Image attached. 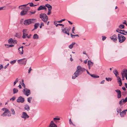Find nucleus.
Here are the masks:
<instances>
[{
  "label": "nucleus",
  "mask_w": 127,
  "mask_h": 127,
  "mask_svg": "<svg viewBox=\"0 0 127 127\" xmlns=\"http://www.w3.org/2000/svg\"><path fill=\"white\" fill-rule=\"evenodd\" d=\"M86 69L82 67L80 65H78L77 66V69L73 75L72 78L75 79L76 77L81 74Z\"/></svg>",
  "instance_id": "1"
},
{
  "label": "nucleus",
  "mask_w": 127,
  "mask_h": 127,
  "mask_svg": "<svg viewBox=\"0 0 127 127\" xmlns=\"http://www.w3.org/2000/svg\"><path fill=\"white\" fill-rule=\"evenodd\" d=\"M39 17L42 21L46 23L47 21L48 17L45 13H41L39 14Z\"/></svg>",
  "instance_id": "2"
},
{
  "label": "nucleus",
  "mask_w": 127,
  "mask_h": 127,
  "mask_svg": "<svg viewBox=\"0 0 127 127\" xmlns=\"http://www.w3.org/2000/svg\"><path fill=\"white\" fill-rule=\"evenodd\" d=\"M35 19H32L26 20L24 21V24L25 25H28L35 22Z\"/></svg>",
  "instance_id": "3"
},
{
  "label": "nucleus",
  "mask_w": 127,
  "mask_h": 127,
  "mask_svg": "<svg viewBox=\"0 0 127 127\" xmlns=\"http://www.w3.org/2000/svg\"><path fill=\"white\" fill-rule=\"evenodd\" d=\"M118 38L119 42L120 43L123 42L126 39V38L122 34H118Z\"/></svg>",
  "instance_id": "4"
},
{
  "label": "nucleus",
  "mask_w": 127,
  "mask_h": 127,
  "mask_svg": "<svg viewBox=\"0 0 127 127\" xmlns=\"http://www.w3.org/2000/svg\"><path fill=\"white\" fill-rule=\"evenodd\" d=\"M27 61V60L26 58H24L22 59L18 60L17 62L19 64H22L25 65L26 64Z\"/></svg>",
  "instance_id": "5"
},
{
  "label": "nucleus",
  "mask_w": 127,
  "mask_h": 127,
  "mask_svg": "<svg viewBox=\"0 0 127 127\" xmlns=\"http://www.w3.org/2000/svg\"><path fill=\"white\" fill-rule=\"evenodd\" d=\"M30 3H28L26 4H24L21 5H20L19 6V8L20 7L24 6V7H21V9L22 10H25L26 11V12H27L30 9V8L28 6H26L27 5L29 4Z\"/></svg>",
  "instance_id": "6"
},
{
  "label": "nucleus",
  "mask_w": 127,
  "mask_h": 127,
  "mask_svg": "<svg viewBox=\"0 0 127 127\" xmlns=\"http://www.w3.org/2000/svg\"><path fill=\"white\" fill-rule=\"evenodd\" d=\"M70 28L69 29L67 27L64 28V29H62V32L64 33L67 34L68 35H69V30Z\"/></svg>",
  "instance_id": "7"
},
{
  "label": "nucleus",
  "mask_w": 127,
  "mask_h": 127,
  "mask_svg": "<svg viewBox=\"0 0 127 127\" xmlns=\"http://www.w3.org/2000/svg\"><path fill=\"white\" fill-rule=\"evenodd\" d=\"M29 116L26 113L23 112L21 116V117L24 118L25 120L26 119L28 118L29 117Z\"/></svg>",
  "instance_id": "8"
},
{
  "label": "nucleus",
  "mask_w": 127,
  "mask_h": 127,
  "mask_svg": "<svg viewBox=\"0 0 127 127\" xmlns=\"http://www.w3.org/2000/svg\"><path fill=\"white\" fill-rule=\"evenodd\" d=\"M23 94L27 96H28L31 94L30 90L29 89H26V91L25 89H23Z\"/></svg>",
  "instance_id": "9"
},
{
  "label": "nucleus",
  "mask_w": 127,
  "mask_h": 127,
  "mask_svg": "<svg viewBox=\"0 0 127 127\" xmlns=\"http://www.w3.org/2000/svg\"><path fill=\"white\" fill-rule=\"evenodd\" d=\"M116 32L123 35H126V34H127V32H126L124 30H120L119 29H117L116 30Z\"/></svg>",
  "instance_id": "10"
},
{
  "label": "nucleus",
  "mask_w": 127,
  "mask_h": 127,
  "mask_svg": "<svg viewBox=\"0 0 127 127\" xmlns=\"http://www.w3.org/2000/svg\"><path fill=\"white\" fill-rule=\"evenodd\" d=\"M25 101V99L24 98H23L21 96L19 97L17 100V101L18 102H21V103H23Z\"/></svg>",
  "instance_id": "11"
},
{
  "label": "nucleus",
  "mask_w": 127,
  "mask_h": 127,
  "mask_svg": "<svg viewBox=\"0 0 127 127\" xmlns=\"http://www.w3.org/2000/svg\"><path fill=\"white\" fill-rule=\"evenodd\" d=\"M8 43L10 44L13 43L14 44L17 43V41L16 40H14L12 38H10L8 40Z\"/></svg>",
  "instance_id": "12"
},
{
  "label": "nucleus",
  "mask_w": 127,
  "mask_h": 127,
  "mask_svg": "<svg viewBox=\"0 0 127 127\" xmlns=\"http://www.w3.org/2000/svg\"><path fill=\"white\" fill-rule=\"evenodd\" d=\"M115 91L117 94V97L118 98H120L121 96V93L119 89L116 90Z\"/></svg>",
  "instance_id": "13"
},
{
  "label": "nucleus",
  "mask_w": 127,
  "mask_h": 127,
  "mask_svg": "<svg viewBox=\"0 0 127 127\" xmlns=\"http://www.w3.org/2000/svg\"><path fill=\"white\" fill-rule=\"evenodd\" d=\"M110 38L114 42H115L117 39V36L115 34H114L112 36L110 37Z\"/></svg>",
  "instance_id": "14"
},
{
  "label": "nucleus",
  "mask_w": 127,
  "mask_h": 127,
  "mask_svg": "<svg viewBox=\"0 0 127 127\" xmlns=\"http://www.w3.org/2000/svg\"><path fill=\"white\" fill-rule=\"evenodd\" d=\"M121 74L122 75V80H124L125 79L124 77H125L126 78V76L127 75V72L126 73L125 71H123V70L121 72Z\"/></svg>",
  "instance_id": "15"
},
{
  "label": "nucleus",
  "mask_w": 127,
  "mask_h": 127,
  "mask_svg": "<svg viewBox=\"0 0 127 127\" xmlns=\"http://www.w3.org/2000/svg\"><path fill=\"white\" fill-rule=\"evenodd\" d=\"M9 112V110L5 108V111L2 114L1 116H5L7 115V113Z\"/></svg>",
  "instance_id": "16"
},
{
  "label": "nucleus",
  "mask_w": 127,
  "mask_h": 127,
  "mask_svg": "<svg viewBox=\"0 0 127 127\" xmlns=\"http://www.w3.org/2000/svg\"><path fill=\"white\" fill-rule=\"evenodd\" d=\"M24 109L27 111H29L30 110V108L28 104H26L24 106Z\"/></svg>",
  "instance_id": "17"
},
{
  "label": "nucleus",
  "mask_w": 127,
  "mask_h": 127,
  "mask_svg": "<svg viewBox=\"0 0 127 127\" xmlns=\"http://www.w3.org/2000/svg\"><path fill=\"white\" fill-rule=\"evenodd\" d=\"M45 6H46V7H47L48 8V10H52V6L49 4H46L45 5Z\"/></svg>",
  "instance_id": "18"
},
{
  "label": "nucleus",
  "mask_w": 127,
  "mask_h": 127,
  "mask_svg": "<svg viewBox=\"0 0 127 127\" xmlns=\"http://www.w3.org/2000/svg\"><path fill=\"white\" fill-rule=\"evenodd\" d=\"M23 11H21L20 12V15L21 16H24L27 14L28 12H27L25 10H23Z\"/></svg>",
  "instance_id": "19"
},
{
  "label": "nucleus",
  "mask_w": 127,
  "mask_h": 127,
  "mask_svg": "<svg viewBox=\"0 0 127 127\" xmlns=\"http://www.w3.org/2000/svg\"><path fill=\"white\" fill-rule=\"evenodd\" d=\"M45 6L41 5L37 9L38 11H40L44 10V8Z\"/></svg>",
  "instance_id": "20"
},
{
  "label": "nucleus",
  "mask_w": 127,
  "mask_h": 127,
  "mask_svg": "<svg viewBox=\"0 0 127 127\" xmlns=\"http://www.w3.org/2000/svg\"><path fill=\"white\" fill-rule=\"evenodd\" d=\"M39 25L40 24L39 23H35L34 25V29H36L38 27Z\"/></svg>",
  "instance_id": "21"
},
{
  "label": "nucleus",
  "mask_w": 127,
  "mask_h": 127,
  "mask_svg": "<svg viewBox=\"0 0 127 127\" xmlns=\"http://www.w3.org/2000/svg\"><path fill=\"white\" fill-rule=\"evenodd\" d=\"M18 51L20 54H22L23 53V49L21 48H19L18 49Z\"/></svg>",
  "instance_id": "22"
},
{
  "label": "nucleus",
  "mask_w": 127,
  "mask_h": 127,
  "mask_svg": "<svg viewBox=\"0 0 127 127\" xmlns=\"http://www.w3.org/2000/svg\"><path fill=\"white\" fill-rule=\"evenodd\" d=\"M33 38L34 39H37L39 38V36L37 34H35L33 35Z\"/></svg>",
  "instance_id": "23"
},
{
  "label": "nucleus",
  "mask_w": 127,
  "mask_h": 127,
  "mask_svg": "<svg viewBox=\"0 0 127 127\" xmlns=\"http://www.w3.org/2000/svg\"><path fill=\"white\" fill-rule=\"evenodd\" d=\"M126 114V112L123 110L121 113H120V115L121 117H123L124 116V115H125Z\"/></svg>",
  "instance_id": "24"
},
{
  "label": "nucleus",
  "mask_w": 127,
  "mask_h": 127,
  "mask_svg": "<svg viewBox=\"0 0 127 127\" xmlns=\"http://www.w3.org/2000/svg\"><path fill=\"white\" fill-rule=\"evenodd\" d=\"M75 44L76 43L75 42H73L69 46V48L70 49H72L73 47V45Z\"/></svg>",
  "instance_id": "25"
},
{
  "label": "nucleus",
  "mask_w": 127,
  "mask_h": 127,
  "mask_svg": "<svg viewBox=\"0 0 127 127\" xmlns=\"http://www.w3.org/2000/svg\"><path fill=\"white\" fill-rule=\"evenodd\" d=\"M91 76L93 77L94 78H98L99 77V76H97L95 74H93L90 75Z\"/></svg>",
  "instance_id": "26"
},
{
  "label": "nucleus",
  "mask_w": 127,
  "mask_h": 127,
  "mask_svg": "<svg viewBox=\"0 0 127 127\" xmlns=\"http://www.w3.org/2000/svg\"><path fill=\"white\" fill-rule=\"evenodd\" d=\"M6 47L7 48H8L10 47H12L14 46L13 45L11 44V45H9V44H6L5 45Z\"/></svg>",
  "instance_id": "27"
},
{
  "label": "nucleus",
  "mask_w": 127,
  "mask_h": 127,
  "mask_svg": "<svg viewBox=\"0 0 127 127\" xmlns=\"http://www.w3.org/2000/svg\"><path fill=\"white\" fill-rule=\"evenodd\" d=\"M113 72L114 74L115 75L116 77H117L118 76V73L117 71L116 70H115Z\"/></svg>",
  "instance_id": "28"
},
{
  "label": "nucleus",
  "mask_w": 127,
  "mask_h": 127,
  "mask_svg": "<svg viewBox=\"0 0 127 127\" xmlns=\"http://www.w3.org/2000/svg\"><path fill=\"white\" fill-rule=\"evenodd\" d=\"M88 64L89 66H92L93 65V63L92 62L90 61H88Z\"/></svg>",
  "instance_id": "29"
},
{
  "label": "nucleus",
  "mask_w": 127,
  "mask_h": 127,
  "mask_svg": "<svg viewBox=\"0 0 127 127\" xmlns=\"http://www.w3.org/2000/svg\"><path fill=\"white\" fill-rule=\"evenodd\" d=\"M49 127H57V125L55 124H50Z\"/></svg>",
  "instance_id": "30"
},
{
  "label": "nucleus",
  "mask_w": 127,
  "mask_h": 127,
  "mask_svg": "<svg viewBox=\"0 0 127 127\" xmlns=\"http://www.w3.org/2000/svg\"><path fill=\"white\" fill-rule=\"evenodd\" d=\"M36 11H34L33 12H31L30 11H29L28 12V14L29 15H31L32 14H33L35 13Z\"/></svg>",
  "instance_id": "31"
},
{
  "label": "nucleus",
  "mask_w": 127,
  "mask_h": 127,
  "mask_svg": "<svg viewBox=\"0 0 127 127\" xmlns=\"http://www.w3.org/2000/svg\"><path fill=\"white\" fill-rule=\"evenodd\" d=\"M13 93L15 94L18 92V90L17 89L14 88L13 89Z\"/></svg>",
  "instance_id": "32"
},
{
  "label": "nucleus",
  "mask_w": 127,
  "mask_h": 127,
  "mask_svg": "<svg viewBox=\"0 0 127 127\" xmlns=\"http://www.w3.org/2000/svg\"><path fill=\"white\" fill-rule=\"evenodd\" d=\"M117 111L118 113H121V108L120 107H119L117 108Z\"/></svg>",
  "instance_id": "33"
},
{
  "label": "nucleus",
  "mask_w": 127,
  "mask_h": 127,
  "mask_svg": "<svg viewBox=\"0 0 127 127\" xmlns=\"http://www.w3.org/2000/svg\"><path fill=\"white\" fill-rule=\"evenodd\" d=\"M124 25L123 24H121L119 26V28L121 29H123L124 28Z\"/></svg>",
  "instance_id": "34"
},
{
  "label": "nucleus",
  "mask_w": 127,
  "mask_h": 127,
  "mask_svg": "<svg viewBox=\"0 0 127 127\" xmlns=\"http://www.w3.org/2000/svg\"><path fill=\"white\" fill-rule=\"evenodd\" d=\"M32 98L31 97H28V102L30 103L31 102V100H32Z\"/></svg>",
  "instance_id": "35"
},
{
  "label": "nucleus",
  "mask_w": 127,
  "mask_h": 127,
  "mask_svg": "<svg viewBox=\"0 0 127 127\" xmlns=\"http://www.w3.org/2000/svg\"><path fill=\"white\" fill-rule=\"evenodd\" d=\"M69 123L70 125H72L74 126H75V125L73 124V123L72 122L71 119H70L69 120Z\"/></svg>",
  "instance_id": "36"
},
{
  "label": "nucleus",
  "mask_w": 127,
  "mask_h": 127,
  "mask_svg": "<svg viewBox=\"0 0 127 127\" xmlns=\"http://www.w3.org/2000/svg\"><path fill=\"white\" fill-rule=\"evenodd\" d=\"M16 60H13V61H11L10 63L11 64H13L16 63Z\"/></svg>",
  "instance_id": "37"
},
{
  "label": "nucleus",
  "mask_w": 127,
  "mask_h": 127,
  "mask_svg": "<svg viewBox=\"0 0 127 127\" xmlns=\"http://www.w3.org/2000/svg\"><path fill=\"white\" fill-rule=\"evenodd\" d=\"M11 113L12 114L15 115V111L13 109H11Z\"/></svg>",
  "instance_id": "38"
},
{
  "label": "nucleus",
  "mask_w": 127,
  "mask_h": 127,
  "mask_svg": "<svg viewBox=\"0 0 127 127\" xmlns=\"http://www.w3.org/2000/svg\"><path fill=\"white\" fill-rule=\"evenodd\" d=\"M118 83L119 84V86H121L122 84V81L121 80H120L118 81Z\"/></svg>",
  "instance_id": "39"
},
{
  "label": "nucleus",
  "mask_w": 127,
  "mask_h": 127,
  "mask_svg": "<svg viewBox=\"0 0 127 127\" xmlns=\"http://www.w3.org/2000/svg\"><path fill=\"white\" fill-rule=\"evenodd\" d=\"M105 79L106 80L108 81H111L112 79V78H107V77H106L105 78Z\"/></svg>",
  "instance_id": "40"
},
{
  "label": "nucleus",
  "mask_w": 127,
  "mask_h": 127,
  "mask_svg": "<svg viewBox=\"0 0 127 127\" xmlns=\"http://www.w3.org/2000/svg\"><path fill=\"white\" fill-rule=\"evenodd\" d=\"M60 118H54V120L55 122H56L57 120H59Z\"/></svg>",
  "instance_id": "41"
},
{
  "label": "nucleus",
  "mask_w": 127,
  "mask_h": 127,
  "mask_svg": "<svg viewBox=\"0 0 127 127\" xmlns=\"http://www.w3.org/2000/svg\"><path fill=\"white\" fill-rule=\"evenodd\" d=\"M18 78H17L15 80V81L14 82V86L15 85L16 83L18 82Z\"/></svg>",
  "instance_id": "42"
},
{
  "label": "nucleus",
  "mask_w": 127,
  "mask_h": 127,
  "mask_svg": "<svg viewBox=\"0 0 127 127\" xmlns=\"http://www.w3.org/2000/svg\"><path fill=\"white\" fill-rule=\"evenodd\" d=\"M123 102H126L127 101V97H126L125 99H124V98H122Z\"/></svg>",
  "instance_id": "43"
},
{
  "label": "nucleus",
  "mask_w": 127,
  "mask_h": 127,
  "mask_svg": "<svg viewBox=\"0 0 127 127\" xmlns=\"http://www.w3.org/2000/svg\"><path fill=\"white\" fill-rule=\"evenodd\" d=\"M27 30L26 29H24L23 31V34H24V33H26L27 32Z\"/></svg>",
  "instance_id": "44"
},
{
  "label": "nucleus",
  "mask_w": 127,
  "mask_h": 127,
  "mask_svg": "<svg viewBox=\"0 0 127 127\" xmlns=\"http://www.w3.org/2000/svg\"><path fill=\"white\" fill-rule=\"evenodd\" d=\"M44 26V24L43 22H41L40 23V28H41L42 26Z\"/></svg>",
  "instance_id": "45"
},
{
  "label": "nucleus",
  "mask_w": 127,
  "mask_h": 127,
  "mask_svg": "<svg viewBox=\"0 0 127 127\" xmlns=\"http://www.w3.org/2000/svg\"><path fill=\"white\" fill-rule=\"evenodd\" d=\"M16 98V97L15 96H13L12 98H11L10 100H12V101H13Z\"/></svg>",
  "instance_id": "46"
},
{
  "label": "nucleus",
  "mask_w": 127,
  "mask_h": 127,
  "mask_svg": "<svg viewBox=\"0 0 127 127\" xmlns=\"http://www.w3.org/2000/svg\"><path fill=\"white\" fill-rule=\"evenodd\" d=\"M51 10H48V12L47 13V15H49L51 13Z\"/></svg>",
  "instance_id": "47"
},
{
  "label": "nucleus",
  "mask_w": 127,
  "mask_h": 127,
  "mask_svg": "<svg viewBox=\"0 0 127 127\" xmlns=\"http://www.w3.org/2000/svg\"><path fill=\"white\" fill-rule=\"evenodd\" d=\"M65 19H62V20L58 21L57 22L58 23H62L63 21H65Z\"/></svg>",
  "instance_id": "48"
},
{
  "label": "nucleus",
  "mask_w": 127,
  "mask_h": 127,
  "mask_svg": "<svg viewBox=\"0 0 127 127\" xmlns=\"http://www.w3.org/2000/svg\"><path fill=\"white\" fill-rule=\"evenodd\" d=\"M5 7H4V6L0 7V10H2L5 9Z\"/></svg>",
  "instance_id": "49"
},
{
  "label": "nucleus",
  "mask_w": 127,
  "mask_h": 127,
  "mask_svg": "<svg viewBox=\"0 0 127 127\" xmlns=\"http://www.w3.org/2000/svg\"><path fill=\"white\" fill-rule=\"evenodd\" d=\"M123 102V100L122 99L121 100H120L119 102V104L121 106L122 105V102Z\"/></svg>",
  "instance_id": "50"
},
{
  "label": "nucleus",
  "mask_w": 127,
  "mask_h": 127,
  "mask_svg": "<svg viewBox=\"0 0 127 127\" xmlns=\"http://www.w3.org/2000/svg\"><path fill=\"white\" fill-rule=\"evenodd\" d=\"M9 65V64H8L6 65H5L4 68V69H6L7 67H8V66Z\"/></svg>",
  "instance_id": "51"
},
{
  "label": "nucleus",
  "mask_w": 127,
  "mask_h": 127,
  "mask_svg": "<svg viewBox=\"0 0 127 127\" xmlns=\"http://www.w3.org/2000/svg\"><path fill=\"white\" fill-rule=\"evenodd\" d=\"M30 6L31 7H33L34 4H33V3L32 2H31L30 4Z\"/></svg>",
  "instance_id": "52"
},
{
  "label": "nucleus",
  "mask_w": 127,
  "mask_h": 127,
  "mask_svg": "<svg viewBox=\"0 0 127 127\" xmlns=\"http://www.w3.org/2000/svg\"><path fill=\"white\" fill-rule=\"evenodd\" d=\"M32 70V69L31 67H30L29 69L28 73H30L31 71Z\"/></svg>",
  "instance_id": "53"
},
{
  "label": "nucleus",
  "mask_w": 127,
  "mask_h": 127,
  "mask_svg": "<svg viewBox=\"0 0 127 127\" xmlns=\"http://www.w3.org/2000/svg\"><path fill=\"white\" fill-rule=\"evenodd\" d=\"M7 114H8L7 116L9 117L11 115V113L9 111V112L8 113H7Z\"/></svg>",
  "instance_id": "54"
},
{
  "label": "nucleus",
  "mask_w": 127,
  "mask_h": 127,
  "mask_svg": "<svg viewBox=\"0 0 127 127\" xmlns=\"http://www.w3.org/2000/svg\"><path fill=\"white\" fill-rule=\"evenodd\" d=\"M70 35H71V37L72 38H75V36H74V35H73L72 34H70Z\"/></svg>",
  "instance_id": "55"
},
{
  "label": "nucleus",
  "mask_w": 127,
  "mask_h": 127,
  "mask_svg": "<svg viewBox=\"0 0 127 127\" xmlns=\"http://www.w3.org/2000/svg\"><path fill=\"white\" fill-rule=\"evenodd\" d=\"M102 40L104 41V40L106 39V37L105 36H102Z\"/></svg>",
  "instance_id": "56"
},
{
  "label": "nucleus",
  "mask_w": 127,
  "mask_h": 127,
  "mask_svg": "<svg viewBox=\"0 0 127 127\" xmlns=\"http://www.w3.org/2000/svg\"><path fill=\"white\" fill-rule=\"evenodd\" d=\"M117 77V78L118 81L119 80H121V79L120 78V77H119L118 76H117V77Z\"/></svg>",
  "instance_id": "57"
},
{
  "label": "nucleus",
  "mask_w": 127,
  "mask_h": 127,
  "mask_svg": "<svg viewBox=\"0 0 127 127\" xmlns=\"http://www.w3.org/2000/svg\"><path fill=\"white\" fill-rule=\"evenodd\" d=\"M74 27H73L72 29V33H75L74 32V30H75V29H74Z\"/></svg>",
  "instance_id": "58"
},
{
  "label": "nucleus",
  "mask_w": 127,
  "mask_h": 127,
  "mask_svg": "<svg viewBox=\"0 0 127 127\" xmlns=\"http://www.w3.org/2000/svg\"><path fill=\"white\" fill-rule=\"evenodd\" d=\"M27 35H24V34H23V36H22V38H25L26 37V36H27Z\"/></svg>",
  "instance_id": "59"
},
{
  "label": "nucleus",
  "mask_w": 127,
  "mask_h": 127,
  "mask_svg": "<svg viewBox=\"0 0 127 127\" xmlns=\"http://www.w3.org/2000/svg\"><path fill=\"white\" fill-rule=\"evenodd\" d=\"M31 34H30L29 35H27V37L28 38H31Z\"/></svg>",
  "instance_id": "60"
},
{
  "label": "nucleus",
  "mask_w": 127,
  "mask_h": 127,
  "mask_svg": "<svg viewBox=\"0 0 127 127\" xmlns=\"http://www.w3.org/2000/svg\"><path fill=\"white\" fill-rule=\"evenodd\" d=\"M58 25H59L60 26H62V24H57L56 25V26L57 27Z\"/></svg>",
  "instance_id": "61"
},
{
  "label": "nucleus",
  "mask_w": 127,
  "mask_h": 127,
  "mask_svg": "<svg viewBox=\"0 0 127 127\" xmlns=\"http://www.w3.org/2000/svg\"><path fill=\"white\" fill-rule=\"evenodd\" d=\"M83 53L84 54H86L87 56H88V54L86 53V52L85 51H84L83 52Z\"/></svg>",
  "instance_id": "62"
},
{
  "label": "nucleus",
  "mask_w": 127,
  "mask_h": 127,
  "mask_svg": "<svg viewBox=\"0 0 127 127\" xmlns=\"http://www.w3.org/2000/svg\"><path fill=\"white\" fill-rule=\"evenodd\" d=\"M15 36L16 37H18L19 36L18 35V33H16L15 35Z\"/></svg>",
  "instance_id": "63"
},
{
  "label": "nucleus",
  "mask_w": 127,
  "mask_h": 127,
  "mask_svg": "<svg viewBox=\"0 0 127 127\" xmlns=\"http://www.w3.org/2000/svg\"><path fill=\"white\" fill-rule=\"evenodd\" d=\"M123 90L124 91H126V89L124 87H123L122 88Z\"/></svg>",
  "instance_id": "64"
}]
</instances>
